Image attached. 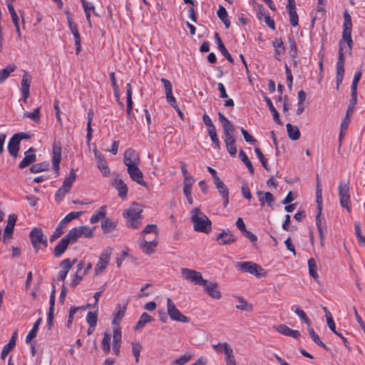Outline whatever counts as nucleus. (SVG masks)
<instances>
[{
    "label": "nucleus",
    "mask_w": 365,
    "mask_h": 365,
    "mask_svg": "<svg viewBox=\"0 0 365 365\" xmlns=\"http://www.w3.org/2000/svg\"><path fill=\"white\" fill-rule=\"evenodd\" d=\"M351 31H352V24H351V18L349 14L347 11H345L344 13V24H343V32H342V39L339 41V57L336 62V89L339 90V86L343 81L344 74V63H345V57L344 53V43L348 45L349 52H351L353 48V41L351 38Z\"/></svg>",
    "instance_id": "f257e3e1"
},
{
    "label": "nucleus",
    "mask_w": 365,
    "mask_h": 365,
    "mask_svg": "<svg viewBox=\"0 0 365 365\" xmlns=\"http://www.w3.org/2000/svg\"><path fill=\"white\" fill-rule=\"evenodd\" d=\"M191 213L194 230L200 232L209 233L212 229V222L209 218L198 207L194 208Z\"/></svg>",
    "instance_id": "f03ea898"
},
{
    "label": "nucleus",
    "mask_w": 365,
    "mask_h": 365,
    "mask_svg": "<svg viewBox=\"0 0 365 365\" xmlns=\"http://www.w3.org/2000/svg\"><path fill=\"white\" fill-rule=\"evenodd\" d=\"M29 237L36 252H38L41 245H43L45 247L48 246L47 237L43 235L41 228L34 227L30 232Z\"/></svg>",
    "instance_id": "7ed1b4c3"
},
{
    "label": "nucleus",
    "mask_w": 365,
    "mask_h": 365,
    "mask_svg": "<svg viewBox=\"0 0 365 365\" xmlns=\"http://www.w3.org/2000/svg\"><path fill=\"white\" fill-rule=\"evenodd\" d=\"M167 312L170 319L173 321L182 323H188L190 322V318L182 314L170 298H167Z\"/></svg>",
    "instance_id": "20e7f679"
},
{
    "label": "nucleus",
    "mask_w": 365,
    "mask_h": 365,
    "mask_svg": "<svg viewBox=\"0 0 365 365\" xmlns=\"http://www.w3.org/2000/svg\"><path fill=\"white\" fill-rule=\"evenodd\" d=\"M181 274L185 279L195 284L202 286V284H206V279H203L202 274L198 271L188 268H182Z\"/></svg>",
    "instance_id": "39448f33"
},
{
    "label": "nucleus",
    "mask_w": 365,
    "mask_h": 365,
    "mask_svg": "<svg viewBox=\"0 0 365 365\" xmlns=\"http://www.w3.org/2000/svg\"><path fill=\"white\" fill-rule=\"evenodd\" d=\"M339 201L341 207L349 212H351L349 186L347 182H340L339 185Z\"/></svg>",
    "instance_id": "423d86ee"
},
{
    "label": "nucleus",
    "mask_w": 365,
    "mask_h": 365,
    "mask_svg": "<svg viewBox=\"0 0 365 365\" xmlns=\"http://www.w3.org/2000/svg\"><path fill=\"white\" fill-rule=\"evenodd\" d=\"M235 267L238 271L248 272L258 277L262 276L259 271H263L257 264L252 262H237Z\"/></svg>",
    "instance_id": "0eeeda50"
},
{
    "label": "nucleus",
    "mask_w": 365,
    "mask_h": 365,
    "mask_svg": "<svg viewBox=\"0 0 365 365\" xmlns=\"http://www.w3.org/2000/svg\"><path fill=\"white\" fill-rule=\"evenodd\" d=\"M138 165H128V167H127L128 173L130 178L138 184L143 187H148L147 182L143 180V173L138 168Z\"/></svg>",
    "instance_id": "6e6552de"
},
{
    "label": "nucleus",
    "mask_w": 365,
    "mask_h": 365,
    "mask_svg": "<svg viewBox=\"0 0 365 365\" xmlns=\"http://www.w3.org/2000/svg\"><path fill=\"white\" fill-rule=\"evenodd\" d=\"M111 253L112 250L109 248L101 254L99 260L95 267V273L96 275L103 272L106 269L110 261Z\"/></svg>",
    "instance_id": "1a4fd4ad"
},
{
    "label": "nucleus",
    "mask_w": 365,
    "mask_h": 365,
    "mask_svg": "<svg viewBox=\"0 0 365 365\" xmlns=\"http://www.w3.org/2000/svg\"><path fill=\"white\" fill-rule=\"evenodd\" d=\"M61 146L60 143L54 142L52 148V165L54 172L59 174V164L61 160Z\"/></svg>",
    "instance_id": "9d476101"
},
{
    "label": "nucleus",
    "mask_w": 365,
    "mask_h": 365,
    "mask_svg": "<svg viewBox=\"0 0 365 365\" xmlns=\"http://www.w3.org/2000/svg\"><path fill=\"white\" fill-rule=\"evenodd\" d=\"M140 162L139 154L133 148H128L124 153L123 163L128 165H139Z\"/></svg>",
    "instance_id": "9b49d317"
},
{
    "label": "nucleus",
    "mask_w": 365,
    "mask_h": 365,
    "mask_svg": "<svg viewBox=\"0 0 365 365\" xmlns=\"http://www.w3.org/2000/svg\"><path fill=\"white\" fill-rule=\"evenodd\" d=\"M214 184L222 196L224 207H226L229 203V190L227 187L220 178L216 179Z\"/></svg>",
    "instance_id": "f8f14e48"
},
{
    "label": "nucleus",
    "mask_w": 365,
    "mask_h": 365,
    "mask_svg": "<svg viewBox=\"0 0 365 365\" xmlns=\"http://www.w3.org/2000/svg\"><path fill=\"white\" fill-rule=\"evenodd\" d=\"M216 240L220 245H230L235 242V235L229 230H223L217 236Z\"/></svg>",
    "instance_id": "ddd939ff"
},
{
    "label": "nucleus",
    "mask_w": 365,
    "mask_h": 365,
    "mask_svg": "<svg viewBox=\"0 0 365 365\" xmlns=\"http://www.w3.org/2000/svg\"><path fill=\"white\" fill-rule=\"evenodd\" d=\"M321 215L322 214L320 213V212H318L316 216V224L319 234L320 242L321 245H322L327 232V227L326 222L323 221L322 218L321 217Z\"/></svg>",
    "instance_id": "4468645a"
},
{
    "label": "nucleus",
    "mask_w": 365,
    "mask_h": 365,
    "mask_svg": "<svg viewBox=\"0 0 365 365\" xmlns=\"http://www.w3.org/2000/svg\"><path fill=\"white\" fill-rule=\"evenodd\" d=\"M204 287L205 291L209 294L210 297L214 299H219L221 298V292L219 290L218 284L215 282L208 283L206 280L205 284H202Z\"/></svg>",
    "instance_id": "2eb2a0df"
},
{
    "label": "nucleus",
    "mask_w": 365,
    "mask_h": 365,
    "mask_svg": "<svg viewBox=\"0 0 365 365\" xmlns=\"http://www.w3.org/2000/svg\"><path fill=\"white\" fill-rule=\"evenodd\" d=\"M34 152L35 149L34 148H30L25 152V156L19 165V168H25L36 161V156L34 154Z\"/></svg>",
    "instance_id": "dca6fc26"
},
{
    "label": "nucleus",
    "mask_w": 365,
    "mask_h": 365,
    "mask_svg": "<svg viewBox=\"0 0 365 365\" xmlns=\"http://www.w3.org/2000/svg\"><path fill=\"white\" fill-rule=\"evenodd\" d=\"M56 290L55 287L53 286V289L50 295V300H49V310L48 313V317H47V324L48 329H51V327L53 325V320L54 317V304H55V299H56Z\"/></svg>",
    "instance_id": "f3484780"
},
{
    "label": "nucleus",
    "mask_w": 365,
    "mask_h": 365,
    "mask_svg": "<svg viewBox=\"0 0 365 365\" xmlns=\"http://www.w3.org/2000/svg\"><path fill=\"white\" fill-rule=\"evenodd\" d=\"M157 245L158 242L156 241V239H152L148 241L143 238L140 246L144 253L150 255L155 252Z\"/></svg>",
    "instance_id": "a211bd4d"
},
{
    "label": "nucleus",
    "mask_w": 365,
    "mask_h": 365,
    "mask_svg": "<svg viewBox=\"0 0 365 365\" xmlns=\"http://www.w3.org/2000/svg\"><path fill=\"white\" fill-rule=\"evenodd\" d=\"M274 328L279 333L287 336H291L294 339H297L300 336V333L298 330L292 329L286 324H280L275 327Z\"/></svg>",
    "instance_id": "6ab92c4d"
},
{
    "label": "nucleus",
    "mask_w": 365,
    "mask_h": 365,
    "mask_svg": "<svg viewBox=\"0 0 365 365\" xmlns=\"http://www.w3.org/2000/svg\"><path fill=\"white\" fill-rule=\"evenodd\" d=\"M142 211V209L138 204H133L130 208L123 212V215L124 217L129 219L140 218Z\"/></svg>",
    "instance_id": "aec40b11"
},
{
    "label": "nucleus",
    "mask_w": 365,
    "mask_h": 365,
    "mask_svg": "<svg viewBox=\"0 0 365 365\" xmlns=\"http://www.w3.org/2000/svg\"><path fill=\"white\" fill-rule=\"evenodd\" d=\"M70 242L68 241V240L65 237H63L54 247L53 252V255L56 257H61L66 250Z\"/></svg>",
    "instance_id": "412c9836"
},
{
    "label": "nucleus",
    "mask_w": 365,
    "mask_h": 365,
    "mask_svg": "<svg viewBox=\"0 0 365 365\" xmlns=\"http://www.w3.org/2000/svg\"><path fill=\"white\" fill-rule=\"evenodd\" d=\"M273 46L274 48V57L277 60H280V57L285 52V48L284 46V43L282 38H275L272 42Z\"/></svg>",
    "instance_id": "4be33fe9"
},
{
    "label": "nucleus",
    "mask_w": 365,
    "mask_h": 365,
    "mask_svg": "<svg viewBox=\"0 0 365 365\" xmlns=\"http://www.w3.org/2000/svg\"><path fill=\"white\" fill-rule=\"evenodd\" d=\"M17 220V216L14 214L9 215L7 220V225L4 229V242L6 240L7 235H11L14 232V227L15 226Z\"/></svg>",
    "instance_id": "5701e85b"
},
{
    "label": "nucleus",
    "mask_w": 365,
    "mask_h": 365,
    "mask_svg": "<svg viewBox=\"0 0 365 365\" xmlns=\"http://www.w3.org/2000/svg\"><path fill=\"white\" fill-rule=\"evenodd\" d=\"M215 37L218 48H219L220 52L222 53V56H225L229 62H230L231 63H234L233 58L228 52L227 49L225 46L224 43H222V41L217 33H215Z\"/></svg>",
    "instance_id": "b1692460"
},
{
    "label": "nucleus",
    "mask_w": 365,
    "mask_h": 365,
    "mask_svg": "<svg viewBox=\"0 0 365 365\" xmlns=\"http://www.w3.org/2000/svg\"><path fill=\"white\" fill-rule=\"evenodd\" d=\"M113 186L118 191L119 197L123 199L127 196L128 187L122 179H115L113 182Z\"/></svg>",
    "instance_id": "393cba45"
},
{
    "label": "nucleus",
    "mask_w": 365,
    "mask_h": 365,
    "mask_svg": "<svg viewBox=\"0 0 365 365\" xmlns=\"http://www.w3.org/2000/svg\"><path fill=\"white\" fill-rule=\"evenodd\" d=\"M20 142L14 135L10 139L8 144V150L11 156L16 158L19 150Z\"/></svg>",
    "instance_id": "a878e982"
},
{
    "label": "nucleus",
    "mask_w": 365,
    "mask_h": 365,
    "mask_svg": "<svg viewBox=\"0 0 365 365\" xmlns=\"http://www.w3.org/2000/svg\"><path fill=\"white\" fill-rule=\"evenodd\" d=\"M17 337V331H14L10 341L8 344H6L1 351V359H5V357L9 354L11 350L13 349V348L15 346L16 344V340Z\"/></svg>",
    "instance_id": "bb28decb"
},
{
    "label": "nucleus",
    "mask_w": 365,
    "mask_h": 365,
    "mask_svg": "<svg viewBox=\"0 0 365 365\" xmlns=\"http://www.w3.org/2000/svg\"><path fill=\"white\" fill-rule=\"evenodd\" d=\"M224 353L226 356V365H237L233 355V351L227 342L224 343Z\"/></svg>",
    "instance_id": "cd10ccee"
},
{
    "label": "nucleus",
    "mask_w": 365,
    "mask_h": 365,
    "mask_svg": "<svg viewBox=\"0 0 365 365\" xmlns=\"http://www.w3.org/2000/svg\"><path fill=\"white\" fill-rule=\"evenodd\" d=\"M76 175L75 170L73 169H71V170L70 171L69 175L65 178L61 187L67 193L70 192L71 185L76 180Z\"/></svg>",
    "instance_id": "c85d7f7f"
},
{
    "label": "nucleus",
    "mask_w": 365,
    "mask_h": 365,
    "mask_svg": "<svg viewBox=\"0 0 365 365\" xmlns=\"http://www.w3.org/2000/svg\"><path fill=\"white\" fill-rule=\"evenodd\" d=\"M8 9H9V14L11 15L12 22L15 26L16 32L17 34V36H18L19 38L21 39V34L20 27H19V16H18L16 12L15 11L14 6H10L9 7H8Z\"/></svg>",
    "instance_id": "c756f323"
},
{
    "label": "nucleus",
    "mask_w": 365,
    "mask_h": 365,
    "mask_svg": "<svg viewBox=\"0 0 365 365\" xmlns=\"http://www.w3.org/2000/svg\"><path fill=\"white\" fill-rule=\"evenodd\" d=\"M153 320H154V319L150 315H149L146 312H143L141 314V316H140L138 323L135 326L134 329L135 330L141 329L145 326L146 324L151 322Z\"/></svg>",
    "instance_id": "7c9ffc66"
},
{
    "label": "nucleus",
    "mask_w": 365,
    "mask_h": 365,
    "mask_svg": "<svg viewBox=\"0 0 365 365\" xmlns=\"http://www.w3.org/2000/svg\"><path fill=\"white\" fill-rule=\"evenodd\" d=\"M287 9L288 10L290 24L292 26H296L298 25L299 18L296 11L295 5H287Z\"/></svg>",
    "instance_id": "2f4dec72"
},
{
    "label": "nucleus",
    "mask_w": 365,
    "mask_h": 365,
    "mask_svg": "<svg viewBox=\"0 0 365 365\" xmlns=\"http://www.w3.org/2000/svg\"><path fill=\"white\" fill-rule=\"evenodd\" d=\"M264 100L266 101L267 106L269 107L270 112L272 113L274 120L277 124L282 125V123L279 118V114L278 111L276 110V108H274L271 99L267 96H264Z\"/></svg>",
    "instance_id": "473e14b6"
},
{
    "label": "nucleus",
    "mask_w": 365,
    "mask_h": 365,
    "mask_svg": "<svg viewBox=\"0 0 365 365\" xmlns=\"http://www.w3.org/2000/svg\"><path fill=\"white\" fill-rule=\"evenodd\" d=\"M287 135L292 140H297L300 138V132L297 126L293 125L290 123L286 125Z\"/></svg>",
    "instance_id": "72a5a7b5"
},
{
    "label": "nucleus",
    "mask_w": 365,
    "mask_h": 365,
    "mask_svg": "<svg viewBox=\"0 0 365 365\" xmlns=\"http://www.w3.org/2000/svg\"><path fill=\"white\" fill-rule=\"evenodd\" d=\"M217 15L220 18V19L224 23L225 27L229 29L230 26V21L228 18L227 12L225 7L222 6H220L219 9L217 11Z\"/></svg>",
    "instance_id": "f704fd0d"
},
{
    "label": "nucleus",
    "mask_w": 365,
    "mask_h": 365,
    "mask_svg": "<svg viewBox=\"0 0 365 365\" xmlns=\"http://www.w3.org/2000/svg\"><path fill=\"white\" fill-rule=\"evenodd\" d=\"M106 215V206H101L99 210L93 214L90 219V222L93 224L98 222L99 220L103 219Z\"/></svg>",
    "instance_id": "c9c22d12"
},
{
    "label": "nucleus",
    "mask_w": 365,
    "mask_h": 365,
    "mask_svg": "<svg viewBox=\"0 0 365 365\" xmlns=\"http://www.w3.org/2000/svg\"><path fill=\"white\" fill-rule=\"evenodd\" d=\"M116 226V222L112 221L109 218H106L101 223V228L104 233L111 232L115 229Z\"/></svg>",
    "instance_id": "e433bc0d"
},
{
    "label": "nucleus",
    "mask_w": 365,
    "mask_h": 365,
    "mask_svg": "<svg viewBox=\"0 0 365 365\" xmlns=\"http://www.w3.org/2000/svg\"><path fill=\"white\" fill-rule=\"evenodd\" d=\"M16 68V66L14 64H9L0 71V83H2Z\"/></svg>",
    "instance_id": "4c0bfd02"
},
{
    "label": "nucleus",
    "mask_w": 365,
    "mask_h": 365,
    "mask_svg": "<svg viewBox=\"0 0 365 365\" xmlns=\"http://www.w3.org/2000/svg\"><path fill=\"white\" fill-rule=\"evenodd\" d=\"M41 322V319H38L36 321L32 329L30 330V331L28 333V334L26 337V344L30 343L31 341L36 336L38 327H39Z\"/></svg>",
    "instance_id": "58836bf2"
},
{
    "label": "nucleus",
    "mask_w": 365,
    "mask_h": 365,
    "mask_svg": "<svg viewBox=\"0 0 365 365\" xmlns=\"http://www.w3.org/2000/svg\"><path fill=\"white\" fill-rule=\"evenodd\" d=\"M308 267H309V272L310 276L312 277H313L317 281L319 276L317 274V262L314 258H310L308 260Z\"/></svg>",
    "instance_id": "ea45409f"
},
{
    "label": "nucleus",
    "mask_w": 365,
    "mask_h": 365,
    "mask_svg": "<svg viewBox=\"0 0 365 365\" xmlns=\"http://www.w3.org/2000/svg\"><path fill=\"white\" fill-rule=\"evenodd\" d=\"M65 237L68 240L70 244L76 242L77 240L81 237L78 227H74L65 236Z\"/></svg>",
    "instance_id": "a19ab883"
},
{
    "label": "nucleus",
    "mask_w": 365,
    "mask_h": 365,
    "mask_svg": "<svg viewBox=\"0 0 365 365\" xmlns=\"http://www.w3.org/2000/svg\"><path fill=\"white\" fill-rule=\"evenodd\" d=\"M354 228L359 245L365 247V237L362 235L359 222H354Z\"/></svg>",
    "instance_id": "79ce46f5"
},
{
    "label": "nucleus",
    "mask_w": 365,
    "mask_h": 365,
    "mask_svg": "<svg viewBox=\"0 0 365 365\" xmlns=\"http://www.w3.org/2000/svg\"><path fill=\"white\" fill-rule=\"evenodd\" d=\"M239 157L241 160L245 163L250 173L253 175L254 174V168L251 161L249 160L246 153L243 151V150H240L239 152Z\"/></svg>",
    "instance_id": "37998d69"
},
{
    "label": "nucleus",
    "mask_w": 365,
    "mask_h": 365,
    "mask_svg": "<svg viewBox=\"0 0 365 365\" xmlns=\"http://www.w3.org/2000/svg\"><path fill=\"white\" fill-rule=\"evenodd\" d=\"M83 8L85 14H86V20H87L88 26L90 28H91L92 22L91 20V11L94 12L95 6L91 2H89V4L83 3Z\"/></svg>",
    "instance_id": "c03bdc74"
},
{
    "label": "nucleus",
    "mask_w": 365,
    "mask_h": 365,
    "mask_svg": "<svg viewBox=\"0 0 365 365\" xmlns=\"http://www.w3.org/2000/svg\"><path fill=\"white\" fill-rule=\"evenodd\" d=\"M308 331L310 337L317 345L320 346L321 347L324 348L326 350L328 349L327 346L321 341L318 334L314 331L313 328L311 327V326L308 327Z\"/></svg>",
    "instance_id": "a18cd8bd"
},
{
    "label": "nucleus",
    "mask_w": 365,
    "mask_h": 365,
    "mask_svg": "<svg viewBox=\"0 0 365 365\" xmlns=\"http://www.w3.org/2000/svg\"><path fill=\"white\" fill-rule=\"evenodd\" d=\"M48 167H49V163L48 162L36 163V164L33 165L30 168V171L33 173H38L48 170Z\"/></svg>",
    "instance_id": "49530a36"
},
{
    "label": "nucleus",
    "mask_w": 365,
    "mask_h": 365,
    "mask_svg": "<svg viewBox=\"0 0 365 365\" xmlns=\"http://www.w3.org/2000/svg\"><path fill=\"white\" fill-rule=\"evenodd\" d=\"M110 335L108 332H104L103 334V338L101 343V347L103 351L105 352V354H108L110 350Z\"/></svg>",
    "instance_id": "de8ad7c7"
},
{
    "label": "nucleus",
    "mask_w": 365,
    "mask_h": 365,
    "mask_svg": "<svg viewBox=\"0 0 365 365\" xmlns=\"http://www.w3.org/2000/svg\"><path fill=\"white\" fill-rule=\"evenodd\" d=\"M238 300L239 304L236 305L237 309L245 312H251L252 310V305L249 304L244 298L238 297Z\"/></svg>",
    "instance_id": "09e8293b"
},
{
    "label": "nucleus",
    "mask_w": 365,
    "mask_h": 365,
    "mask_svg": "<svg viewBox=\"0 0 365 365\" xmlns=\"http://www.w3.org/2000/svg\"><path fill=\"white\" fill-rule=\"evenodd\" d=\"M77 227L80 232L81 237L83 236L86 238H91L93 237V230L95 229V227L93 228H90L87 226H79Z\"/></svg>",
    "instance_id": "8fccbe9b"
},
{
    "label": "nucleus",
    "mask_w": 365,
    "mask_h": 365,
    "mask_svg": "<svg viewBox=\"0 0 365 365\" xmlns=\"http://www.w3.org/2000/svg\"><path fill=\"white\" fill-rule=\"evenodd\" d=\"M24 117L31 118L35 123H39L40 122V107L35 108L33 112L24 113Z\"/></svg>",
    "instance_id": "3c124183"
},
{
    "label": "nucleus",
    "mask_w": 365,
    "mask_h": 365,
    "mask_svg": "<svg viewBox=\"0 0 365 365\" xmlns=\"http://www.w3.org/2000/svg\"><path fill=\"white\" fill-rule=\"evenodd\" d=\"M294 308H295L294 312L296 313V314L302 320H303L304 322V323H306L307 324L308 327H310L311 326V321L308 318V317L307 316L306 313L302 309H301L298 306L292 307V309L293 310Z\"/></svg>",
    "instance_id": "603ef678"
},
{
    "label": "nucleus",
    "mask_w": 365,
    "mask_h": 365,
    "mask_svg": "<svg viewBox=\"0 0 365 365\" xmlns=\"http://www.w3.org/2000/svg\"><path fill=\"white\" fill-rule=\"evenodd\" d=\"M255 152L257 158L260 160L263 168L266 170L269 171V168L268 166L267 160L264 158V156L262 152L261 151V150L259 148L256 147V148H255Z\"/></svg>",
    "instance_id": "864d4df0"
},
{
    "label": "nucleus",
    "mask_w": 365,
    "mask_h": 365,
    "mask_svg": "<svg viewBox=\"0 0 365 365\" xmlns=\"http://www.w3.org/2000/svg\"><path fill=\"white\" fill-rule=\"evenodd\" d=\"M192 357V354L186 353L180 358L172 361L173 365H185Z\"/></svg>",
    "instance_id": "5fc2aeb1"
},
{
    "label": "nucleus",
    "mask_w": 365,
    "mask_h": 365,
    "mask_svg": "<svg viewBox=\"0 0 365 365\" xmlns=\"http://www.w3.org/2000/svg\"><path fill=\"white\" fill-rule=\"evenodd\" d=\"M64 227H65V225L63 224H62L61 222H60L58 225V227L56 228L55 231L53 232V233L50 237V242H54L56 240H57L58 237H60L62 235L63 232L61 230Z\"/></svg>",
    "instance_id": "6e6d98bb"
},
{
    "label": "nucleus",
    "mask_w": 365,
    "mask_h": 365,
    "mask_svg": "<svg viewBox=\"0 0 365 365\" xmlns=\"http://www.w3.org/2000/svg\"><path fill=\"white\" fill-rule=\"evenodd\" d=\"M208 133H209L210 139H211L212 143L215 145V148L217 149H220V140L217 137L215 128H212V129H208Z\"/></svg>",
    "instance_id": "4d7b16f0"
},
{
    "label": "nucleus",
    "mask_w": 365,
    "mask_h": 365,
    "mask_svg": "<svg viewBox=\"0 0 365 365\" xmlns=\"http://www.w3.org/2000/svg\"><path fill=\"white\" fill-rule=\"evenodd\" d=\"M97 314L96 312H88L86 316V322L91 327H95L97 324Z\"/></svg>",
    "instance_id": "13d9d810"
},
{
    "label": "nucleus",
    "mask_w": 365,
    "mask_h": 365,
    "mask_svg": "<svg viewBox=\"0 0 365 365\" xmlns=\"http://www.w3.org/2000/svg\"><path fill=\"white\" fill-rule=\"evenodd\" d=\"M142 346L139 343H132V352L135 356V363H138Z\"/></svg>",
    "instance_id": "bf43d9fd"
},
{
    "label": "nucleus",
    "mask_w": 365,
    "mask_h": 365,
    "mask_svg": "<svg viewBox=\"0 0 365 365\" xmlns=\"http://www.w3.org/2000/svg\"><path fill=\"white\" fill-rule=\"evenodd\" d=\"M81 215V212H71L66 215V217L61 222L66 226L67 223L80 217Z\"/></svg>",
    "instance_id": "052dcab7"
},
{
    "label": "nucleus",
    "mask_w": 365,
    "mask_h": 365,
    "mask_svg": "<svg viewBox=\"0 0 365 365\" xmlns=\"http://www.w3.org/2000/svg\"><path fill=\"white\" fill-rule=\"evenodd\" d=\"M118 308V310L115 313L114 319L113 320V324H118L125 315V307L121 309L119 305Z\"/></svg>",
    "instance_id": "680f3d73"
},
{
    "label": "nucleus",
    "mask_w": 365,
    "mask_h": 365,
    "mask_svg": "<svg viewBox=\"0 0 365 365\" xmlns=\"http://www.w3.org/2000/svg\"><path fill=\"white\" fill-rule=\"evenodd\" d=\"M157 230H158V228L155 225H148L145 227V229L141 232V235L144 236L146 234L153 233V234H154L153 239H156L157 238Z\"/></svg>",
    "instance_id": "e2e57ef3"
},
{
    "label": "nucleus",
    "mask_w": 365,
    "mask_h": 365,
    "mask_svg": "<svg viewBox=\"0 0 365 365\" xmlns=\"http://www.w3.org/2000/svg\"><path fill=\"white\" fill-rule=\"evenodd\" d=\"M289 47H290V50H289V53L291 58H297L298 52H297V47L295 41L293 38H290L289 39Z\"/></svg>",
    "instance_id": "0e129e2a"
},
{
    "label": "nucleus",
    "mask_w": 365,
    "mask_h": 365,
    "mask_svg": "<svg viewBox=\"0 0 365 365\" xmlns=\"http://www.w3.org/2000/svg\"><path fill=\"white\" fill-rule=\"evenodd\" d=\"M31 76L25 72L23 74L22 80H21V89H29L31 86Z\"/></svg>",
    "instance_id": "69168bd1"
},
{
    "label": "nucleus",
    "mask_w": 365,
    "mask_h": 365,
    "mask_svg": "<svg viewBox=\"0 0 365 365\" xmlns=\"http://www.w3.org/2000/svg\"><path fill=\"white\" fill-rule=\"evenodd\" d=\"M259 201L262 206L264 205L265 202H267L269 205H271V204L274 201V197L272 193L267 192L264 197L259 198Z\"/></svg>",
    "instance_id": "338daca9"
},
{
    "label": "nucleus",
    "mask_w": 365,
    "mask_h": 365,
    "mask_svg": "<svg viewBox=\"0 0 365 365\" xmlns=\"http://www.w3.org/2000/svg\"><path fill=\"white\" fill-rule=\"evenodd\" d=\"M77 261L76 259H73V262H71L70 259L67 258L63 259L61 264L60 266L62 267L63 270L66 271L67 272H69L72 266L76 263Z\"/></svg>",
    "instance_id": "774afa93"
}]
</instances>
